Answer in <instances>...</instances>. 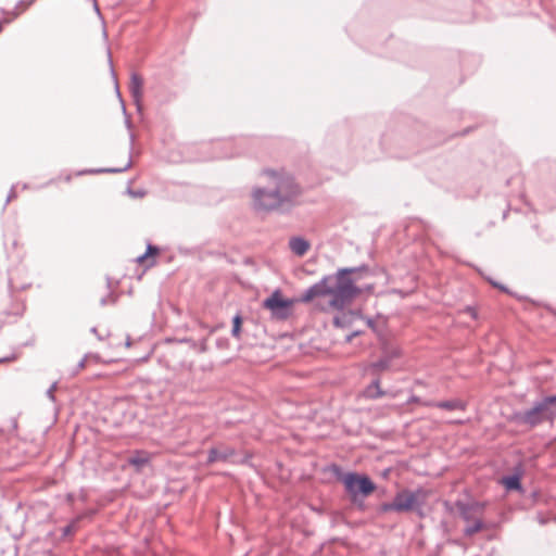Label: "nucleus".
<instances>
[{"label": "nucleus", "instance_id": "nucleus-5", "mask_svg": "<svg viewBox=\"0 0 556 556\" xmlns=\"http://www.w3.org/2000/svg\"><path fill=\"white\" fill-rule=\"evenodd\" d=\"M552 405L556 406V395L545 397L541 403L526 412L523 415V421L530 425H535L546 418H549L551 415L548 409Z\"/></svg>", "mask_w": 556, "mask_h": 556}, {"label": "nucleus", "instance_id": "nucleus-12", "mask_svg": "<svg viewBox=\"0 0 556 556\" xmlns=\"http://www.w3.org/2000/svg\"><path fill=\"white\" fill-rule=\"evenodd\" d=\"M233 454H235L233 450H230V448H225L223 451L219 448H211L208 452L207 464L211 465L216 462L226 460L228 457L232 456Z\"/></svg>", "mask_w": 556, "mask_h": 556}, {"label": "nucleus", "instance_id": "nucleus-18", "mask_svg": "<svg viewBox=\"0 0 556 556\" xmlns=\"http://www.w3.org/2000/svg\"><path fill=\"white\" fill-rule=\"evenodd\" d=\"M10 250H16L18 247H20V243H18V240L15 236H13L12 238H10Z\"/></svg>", "mask_w": 556, "mask_h": 556}, {"label": "nucleus", "instance_id": "nucleus-20", "mask_svg": "<svg viewBox=\"0 0 556 556\" xmlns=\"http://www.w3.org/2000/svg\"><path fill=\"white\" fill-rule=\"evenodd\" d=\"M492 285H493L494 287H497V288L503 289L501 286H498V285H497V283H495V282H492Z\"/></svg>", "mask_w": 556, "mask_h": 556}, {"label": "nucleus", "instance_id": "nucleus-16", "mask_svg": "<svg viewBox=\"0 0 556 556\" xmlns=\"http://www.w3.org/2000/svg\"><path fill=\"white\" fill-rule=\"evenodd\" d=\"M232 323H233L232 334H233V337L239 338L240 331H241V324H242L241 317L237 315L233 318Z\"/></svg>", "mask_w": 556, "mask_h": 556}, {"label": "nucleus", "instance_id": "nucleus-8", "mask_svg": "<svg viewBox=\"0 0 556 556\" xmlns=\"http://www.w3.org/2000/svg\"><path fill=\"white\" fill-rule=\"evenodd\" d=\"M153 457V454L147 452V451H135L129 457H128V464L132 466L136 471H140L144 466L150 464L151 459Z\"/></svg>", "mask_w": 556, "mask_h": 556}, {"label": "nucleus", "instance_id": "nucleus-10", "mask_svg": "<svg viewBox=\"0 0 556 556\" xmlns=\"http://www.w3.org/2000/svg\"><path fill=\"white\" fill-rule=\"evenodd\" d=\"M463 517L468 522L465 528L467 535H472L483 528L482 520L480 518L472 519L468 510L463 511Z\"/></svg>", "mask_w": 556, "mask_h": 556}, {"label": "nucleus", "instance_id": "nucleus-6", "mask_svg": "<svg viewBox=\"0 0 556 556\" xmlns=\"http://www.w3.org/2000/svg\"><path fill=\"white\" fill-rule=\"evenodd\" d=\"M402 356V350L397 344H386L381 358L371 365V368L381 372L391 368L392 362Z\"/></svg>", "mask_w": 556, "mask_h": 556}, {"label": "nucleus", "instance_id": "nucleus-7", "mask_svg": "<svg viewBox=\"0 0 556 556\" xmlns=\"http://www.w3.org/2000/svg\"><path fill=\"white\" fill-rule=\"evenodd\" d=\"M361 317L354 312H341L333 318V324L340 328H348L352 330V333L348 336V340H351L352 337L361 333V330L355 329V323L359 321Z\"/></svg>", "mask_w": 556, "mask_h": 556}, {"label": "nucleus", "instance_id": "nucleus-11", "mask_svg": "<svg viewBox=\"0 0 556 556\" xmlns=\"http://www.w3.org/2000/svg\"><path fill=\"white\" fill-rule=\"evenodd\" d=\"M130 92L136 100V102H139V100L142 97V90H143V79L138 74H132L130 78Z\"/></svg>", "mask_w": 556, "mask_h": 556}, {"label": "nucleus", "instance_id": "nucleus-3", "mask_svg": "<svg viewBox=\"0 0 556 556\" xmlns=\"http://www.w3.org/2000/svg\"><path fill=\"white\" fill-rule=\"evenodd\" d=\"M430 494L431 492L429 490L422 488H419L414 491L403 489L395 494L391 503H383L380 506V511H419L426 505Z\"/></svg>", "mask_w": 556, "mask_h": 556}, {"label": "nucleus", "instance_id": "nucleus-4", "mask_svg": "<svg viewBox=\"0 0 556 556\" xmlns=\"http://www.w3.org/2000/svg\"><path fill=\"white\" fill-rule=\"evenodd\" d=\"M342 481L345 485V489L353 494L358 492L367 496L371 494L376 489V485L368 477L358 476L356 473L345 475Z\"/></svg>", "mask_w": 556, "mask_h": 556}, {"label": "nucleus", "instance_id": "nucleus-19", "mask_svg": "<svg viewBox=\"0 0 556 556\" xmlns=\"http://www.w3.org/2000/svg\"><path fill=\"white\" fill-rule=\"evenodd\" d=\"M14 361H16V356L12 355V356L0 358V364L12 363Z\"/></svg>", "mask_w": 556, "mask_h": 556}, {"label": "nucleus", "instance_id": "nucleus-13", "mask_svg": "<svg viewBox=\"0 0 556 556\" xmlns=\"http://www.w3.org/2000/svg\"><path fill=\"white\" fill-rule=\"evenodd\" d=\"M290 249L299 256H303L309 249V244L302 238H293L290 240Z\"/></svg>", "mask_w": 556, "mask_h": 556}, {"label": "nucleus", "instance_id": "nucleus-14", "mask_svg": "<svg viewBox=\"0 0 556 556\" xmlns=\"http://www.w3.org/2000/svg\"><path fill=\"white\" fill-rule=\"evenodd\" d=\"M364 395L367 397V399H378V397H381L384 395V391H382L381 387H380V382L379 380H376L374 381L371 384H369L365 390H364Z\"/></svg>", "mask_w": 556, "mask_h": 556}, {"label": "nucleus", "instance_id": "nucleus-17", "mask_svg": "<svg viewBox=\"0 0 556 556\" xmlns=\"http://www.w3.org/2000/svg\"><path fill=\"white\" fill-rule=\"evenodd\" d=\"M438 406L445 409L463 408L459 402H441Z\"/></svg>", "mask_w": 556, "mask_h": 556}, {"label": "nucleus", "instance_id": "nucleus-9", "mask_svg": "<svg viewBox=\"0 0 556 556\" xmlns=\"http://www.w3.org/2000/svg\"><path fill=\"white\" fill-rule=\"evenodd\" d=\"M160 251L154 245H148L147 252L138 256L137 262L144 268H150L156 264V257Z\"/></svg>", "mask_w": 556, "mask_h": 556}, {"label": "nucleus", "instance_id": "nucleus-2", "mask_svg": "<svg viewBox=\"0 0 556 556\" xmlns=\"http://www.w3.org/2000/svg\"><path fill=\"white\" fill-rule=\"evenodd\" d=\"M267 179L265 188L253 191V205L256 210L273 211L289 207L298 203L302 194L301 187L285 170H265Z\"/></svg>", "mask_w": 556, "mask_h": 556}, {"label": "nucleus", "instance_id": "nucleus-15", "mask_svg": "<svg viewBox=\"0 0 556 556\" xmlns=\"http://www.w3.org/2000/svg\"><path fill=\"white\" fill-rule=\"evenodd\" d=\"M501 483L506 488V490L508 491H511V490H520L521 489V484H520V476L518 475H513V476H508V477H504L502 480H501Z\"/></svg>", "mask_w": 556, "mask_h": 556}, {"label": "nucleus", "instance_id": "nucleus-1", "mask_svg": "<svg viewBox=\"0 0 556 556\" xmlns=\"http://www.w3.org/2000/svg\"><path fill=\"white\" fill-rule=\"evenodd\" d=\"M354 271L343 269L333 277H326L312 286L301 299H286L280 290H276L263 302V307L270 312L271 318L277 320L288 319L293 307L299 302L317 300L316 305L324 311L341 309L363 289L356 286Z\"/></svg>", "mask_w": 556, "mask_h": 556}]
</instances>
